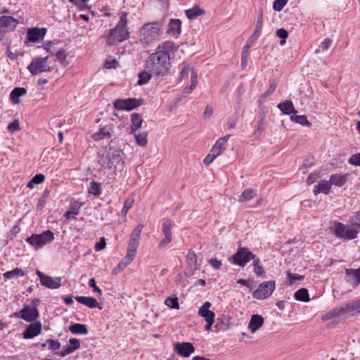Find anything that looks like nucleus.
Segmentation results:
<instances>
[{"label":"nucleus","mask_w":360,"mask_h":360,"mask_svg":"<svg viewBox=\"0 0 360 360\" xmlns=\"http://www.w3.org/2000/svg\"><path fill=\"white\" fill-rule=\"evenodd\" d=\"M174 44L167 41L161 43L155 53H151L146 61V68L158 77H164L169 68V52L174 49Z\"/></svg>","instance_id":"1"},{"label":"nucleus","mask_w":360,"mask_h":360,"mask_svg":"<svg viewBox=\"0 0 360 360\" xmlns=\"http://www.w3.org/2000/svg\"><path fill=\"white\" fill-rule=\"evenodd\" d=\"M127 13L122 12L116 27L109 32L106 36V44L108 46L117 44L129 38V32L127 28Z\"/></svg>","instance_id":"2"},{"label":"nucleus","mask_w":360,"mask_h":360,"mask_svg":"<svg viewBox=\"0 0 360 360\" xmlns=\"http://www.w3.org/2000/svg\"><path fill=\"white\" fill-rule=\"evenodd\" d=\"M123 153L120 150L109 148L102 153L98 162L108 169H114L115 171H121L123 167Z\"/></svg>","instance_id":"3"},{"label":"nucleus","mask_w":360,"mask_h":360,"mask_svg":"<svg viewBox=\"0 0 360 360\" xmlns=\"http://www.w3.org/2000/svg\"><path fill=\"white\" fill-rule=\"evenodd\" d=\"M161 24L155 22L145 24L140 30V41L148 46L158 39L161 32Z\"/></svg>","instance_id":"4"},{"label":"nucleus","mask_w":360,"mask_h":360,"mask_svg":"<svg viewBox=\"0 0 360 360\" xmlns=\"http://www.w3.org/2000/svg\"><path fill=\"white\" fill-rule=\"evenodd\" d=\"M27 70L32 75H37L44 72L51 70L49 57H34L27 66Z\"/></svg>","instance_id":"5"},{"label":"nucleus","mask_w":360,"mask_h":360,"mask_svg":"<svg viewBox=\"0 0 360 360\" xmlns=\"http://www.w3.org/2000/svg\"><path fill=\"white\" fill-rule=\"evenodd\" d=\"M53 239L54 233L51 230H46L40 234L33 233L26 238V241L37 249L51 243Z\"/></svg>","instance_id":"6"},{"label":"nucleus","mask_w":360,"mask_h":360,"mask_svg":"<svg viewBox=\"0 0 360 360\" xmlns=\"http://www.w3.org/2000/svg\"><path fill=\"white\" fill-rule=\"evenodd\" d=\"M335 235L342 240H352L357 237L359 231L355 228L345 225L340 222H335L334 224Z\"/></svg>","instance_id":"7"},{"label":"nucleus","mask_w":360,"mask_h":360,"mask_svg":"<svg viewBox=\"0 0 360 360\" xmlns=\"http://www.w3.org/2000/svg\"><path fill=\"white\" fill-rule=\"evenodd\" d=\"M275 288L276 283L274 281L263 282L252 292V297L258 300H264L272 294Z\"/></svg>","instance_id":"8"},{"label":"nucleus","mask_w":360,"mask_h":360,"mask_svg":"<svg viewBox=\"0 0 360 360\" xmlns=\"http://www.w3.org/2000/svg\"><path fill=\"white\" fill-rule=\"evenodd\" d=\"M252 258H254V254L247 248H239L232 256L233 263L241 267H244Z\"/></svg>","instance_id":"9"},{"label":"nucleus","mask_w":360,"mask_h":360,"mask_svg":"<svg viewBox=\"0 0 360 360\" xmlns=\"http://www.w3.org/2000/svg\"><path fill=\"white\" fill-rule=\"evenodd\" d=\"M186 258L187 267L184 274L186 277H191L194 274L196 270L200 269V265L198 262V257L196 254L191 249L188 251Z\"/></svg>","instance_id":"10"},{"label":"nucleus","mask_w":360,"mask_h":360,"mask_svg":"<svg viewBox=\"0 0 360 360\" xmlns=\"http://www.w3.org/2000/svg\"><path fill=\"white\" fill-rule=\"evenodd\" d=\"M142 103L141 99L136 98H127V99H117L114 101V107L119 110H132Z\"/></svg>","instance_id":"11"},{"label":"nucleus","mask_w":360,"mask_h":360,"mask_svg":"<svg viewBox=\"0 0 360 360\" xmlns=\"http://www.w3.org/2000/svg\"><path fill=\"white\" fill-rule=\"evenodd\" d=\"M19 314V317L27 322H32L39 317V311L36 306L25 305Z\"/></svg>","instance_id":"12"},{"label":"nucleus","mask_w":360,"mask_h":360,"mask_svg":"<svg viewBox=\"0 0 360 360\" xmlns=\"http://www.w3.org/2000/svg\"><path fill=\"white\" fill-rule=\"evenodd\" d=\"M174 350L181 356L188 357L195 352V347L191 342H177L174 345Z\"/></svg>","instance_id":"13"},{"label":"nucleus","mask_w":360,"mask_h":360,"mask_svg":"<svg viewBox=\"0 0 360 360\" xmlns=\"http://www.w3.org/2000/svg\"><path fill=\"white\" fill-rule=\"evenodd\" d=\"M346 281L351 283L354 288L360 284V267L357 269H347L345 270Z\"/></svg>","instance_id":"14"},{"label":"nucleus","mask_w":360,"mask_h":360,"mask_svg":"<svg viewBox=\"0 0 360 360\" xmlns=\"http://www.w3.org/2000/svg\"><path fill=\"white\" fill-rule=\"evenodd\" d=\"M46 33V28L39 29L37 27H33L29 29L27 32V39L30 42H37L39 39H43Z\"/></svg>","instance_id":"15"},{"label":"nucleus","mask_w":360,"mask_h":360,"mask_svg":"<svg viewBox=\"0 0 360 360\" xmlns=\"http://www.w3.org/2000/svg\"><path fill=\"white\" fill-rule=\"evenodd\" d=\"M41 331V324L40 322H34L30 323L23 333V338L25 339H31L39 334Z\"/></svg>","instance_id":"16"},{"label":"nucleus","mask_w":360,"mask_h":360,"mask_svg":"<svg viewBox=\"0 0 360 360\" xmlns=\"http://www.w3.org/2000/svg\"><path fill=\"white\" fill-rule=\"evenodd\" d=\"M212 304L210 302H205L198 310V315L203 317L205 321H214L215 314L210 311Z\"/></svg>","instance_id":"17"},{"label":"nucleus","mask_w":360,"mask_h":360,"mask_svg":"<svg viewBox=\"0 0 360 360\" xmlns=\"http://www.w3.org/2000/svg\"><path fill=\"white\" fill-rule=\"evenodd\" d=\"M18 22L12 16L2 15L0 17V28L6 29V31H13Z\"/></svg>","instance_id":"18"},{"label":"nucleus","mask_w":360,"mask_h":360,"mask_svg":"<svg viewBox=\"0 0 360 360\" xmlns=\"http://www.w3.org/2000/svg\"><path fill=\"white\" fill-rule=\"evenodd\" d=\"M330 189L331 184L330 181L321 180L317 185L314 186L313 193L316 195L321 193L327 195L330 192Z\"/></svg>","instance_id":"19"},{"label":"nucleus","mask_w":360,"mask_h":360,"mask_svg":"<svg viewBox=\"0 0 360 360\" xmlns=\"http://www.w3.org/2000/svg\"><path fill=\"white\" fill-rule=\"evenodd\" d=\"M61 277L46 276V277L41 281V284L50 289H58L61 285Z\"/></svg>","instance_id":"20"},{"label":"nucleus","mask_w":360,"mask_h":360,"mask_svg":"<svg viewBox=\"0 0 360 360\" xmlns=\"http://www.w3.org/2000/svg\"><path fill=\"white\" fill-rule=\"evenodd\" d=\"M264 318L259 314H253L248 323V328L252 333H255L264 324Z\"/></svg>","instance_id":"21"},{"label":"nucleus","mask_w":360,"mask_h":360,"mask_svg":"<svg viewBox=\"0 0 360 360\" xmlns=\"http://www.w3.org/2000/svg\"><path fill=\"white\" fill-rule=\"evenodd\" d=\"M181 32V21L179 19H171L168 24L167 33L169 34L179 35Z\"/></svg>","instance_id":"22"},{"label":"nucleus","mask_w":360,"mask_h":360,"mask_svg":"<svg viewBox=\"0 0 360 360\" xmlns=\"http://www.w3.org/2000/svg\"><path fill=\"white\" fill-rule=\"evenodd\" d=\"M277 107L283 114L285 115L297 114V112L290 100H285V101L278 103Z\"/></svg>","instance_id":"23"},{"label":"nucleus","mask_w":360,"mask_h":360,"mask_svg":"<svg viewBox=\"0 0 360 360\" xmlns=\"http://www.w3.org/2000/svg\"><path fill=\"white\" fill-rule=\"evenodd\" d=\"M75 298L78 302L91 309L96 308L98 305L97 300L91 297L76 296Z\"/></svg>","instance_id":"24"},{"label":"nucleus","mask_w":360,"mask_h":360,"mask_svg":"<svg viewBox=\"0 0 360 360\" xmlns=\"http://www.w3.org/2000/svg\"><path fill=\"white\" fill-rule=\"evenodd\" d=\"M262 24H263V13H262V11H260L257 15L255 29L252 34L250 36V41H256V40L258 39V37L259 36V33L262 28Z\"/></svg>","instance_id":"25"},{"label":"nucleus","mask_w":360,"mask_h":360,"mask_svg":"<svg viewBox=\"0 0 360 360\" xmlns=\"http://www.w3.org/2000/svg\"><path fill=\"white\" fill-rule=\"evenodd\" d=\"M131 134H134L142 125L143 119L138 113H133L131 115Z\"/></svg>","instance_id":"26"},{"label":"nucleus","mask_w":360,"mask_h":360,"mask_svg":"<svg viewBox=\"0 0 360 360\" xmlns=\"http://www.w3.org/2000/svg\"><path fill=\"white\" fill-rule=\"evenodd\" d=\"M329 181L331 185L333 184L338 187H342L347 181V175L340 174H332L330 176Z\"/></svg>","instance_id":"27"},{"label":"nucleus","mask_w":360,"mask_h":360,"mask_svg":"<svg viewBox=\"0 0 360 360\" xmlns=\"http://www.w3.org/2000/svg\"><path fill=\"white\" fill-rule=\"evenodd\" d=\"M70 331L75 335H86L88 329L86 325L82 323H74L70 326Z\"/></svg>","instance_id":"28"},{"label":"nucleus","mask_w":360,"mask_h":360,"mask_svg":"<svg viewBox=\"0 0 360 360\" xmlns=\"http://www.w3.org/2000/svg\"><path fill=\"white\" fill-rule=\"evenodd\" d=\"M138 247L139 244L129 241L125 260H129V262L134 260L137 252Z\"/></svg>","instance_id":"29"},{"label":"nucleus","mask_w":360,"mask_h":360,"mask_svg":"<svg viewBox=\"0 0 360 360\" xmlns=\"http://www.w3.org/2000/svg\"><path fill=\"white\" fill-rule=\"evenodd\" d=\"M83 202L77 201L72 204L70 209L66 211L65 213V218L67 219H70L72 217V216L77 215L79 213V210L81 207L83 206Z\"/></svg>","instance_id":"30"},{"label":"nucleus","mask_w":360,"mask_h":360,"mask_svg":"<svg viewBox=\"0 0 360 360\" xmlns=\"http://www.w3.org/2000/svg\"><path fill=\"white\" fill-rule=\"evenodd\" d=\"M185 14L189 20H193L200 15L205 14V11L195 6L185 11Z\"/></svg>","instance_id":"31"},{"label":"nucleus","mask_w":360,"mask_h":360,"mask_svg":"<svg viewBox=\"0 0 360 360\" xmlns=\"http://www.w3.org/2000/svg\"><path fill=\"white\" fill-rule=\"evenodd\" d=\"M112 129L110 127H104L100 129L99 131L94 134V139L95 141L101 140L103 139H109L111 136Z\"/></svg>","instance_id":"32"},{"label":"nucleus","mask_w":360,"mask_h":360,"mask_svg":"<svg viewBox=\"0 0 360 360\" xmlns=\"http://www.w3.org/2000/svg\"><path fill=\"white\" fill-rule=\"evenodd\" d=\"M143 226L141 224L137 225L131 231L129 236V242L135 243L139 245V240L141 238V233Z\"/></svg>","instance_id":"33"},{"label":"nucleus","mask_w":360,"mask_h":360,"mask_svg":"<svg viewBox=\"0 0 360 360\" xmlns=\"http://www.w3.org/2000/svg\"><path fill=\"white\" fill-rule=\"evenodd\" d=\"M27 92L26 89L23 87L14 88L10 94V98L13 103H18L19 98Z\"/></svg>","instance_id":"34"},{"label":"nucleus","mask_w":360,"mask_h":360,"mask_svg":"<svg viewBox=\"0 0 360 360\" xmlns=\"http://www.w3.org/2000/svg\"><path fill=\"white\" fill-rule=\"evenodd\" d=\"M295 298L296 300L301 302H309L310 300L308 290L306 288H300L295 293Z\"/></svg>","instance_id":"35"},{"label":"nucleus","mask_w":360,"mask_h":360,"mask_svg":"<svg viewBox=\"0 0 360 360\" xmlns=\"http://www.w3.org/2000/svg\"><path fill=\"white\" fill-rule=\"evenodd\" d=\"M290 120L292 122L300 124L302 126L311 127V124L308 121L306 115H291Z\"/></svg>","instance_id":"36"},{"label":"nucleus","mask_w":360,"mask_h":360,"mask_svg":"<svg viewBox=\"0 0 360 360\" xmlns=\"http://www.w3.org/2000/svg\"><path fill=\"white\" fill-rule=\"evenodd\" d=\"M257 195L256 191L253 189H245L240 196V202H248Z\"/></svg>","instance_id":"37"},{"label":"nucleus","mask_w":360,"mask_h":360,"mask_svg":"<svg viewBox=\"0 0 360 360\" xmlns=\"http://www.w3.org/2000/svg\"><path fill=\"white\" fill-rule=\"evenodd\" d=\"M345 315V314H349L351 316H353L356 312H358L357 309L356 308V304L353 301L345 303V304L342 305Z\"/></svg>","instance_id":"38"},{"label":"nucleus","mask_w":360,"mask_h":360,"mask_svg":"<svg viewBox=\"0 0 360 360\" xmlns=\"http://www.w3.org/2000/svg\"><path fill=\"white\" fill-rule=\"evenodd\" d=\"M152 74L150 72L142 71L139 74V80L138 84L141 86L146 84L152 77Z\"/></svg>","instance_id":"39"},{"label":"nucleus","mask_w":360,"mask_h":360,"mask_svg":"<svg viewBox=\"0 0 360 360\" xmlns=\"http://www.w3.org/2000/svg\"><path fill=\"white\" fill-rule=\"evenodd\" d=\"M136 143L140 146H146L148 143V133L142 132L140 134H134Z\"/></svg>","instance_id":"40"},{"label":"nucleus","mask_w":360,"mask_h":360,"mask_svg":"<svg viewBox=\"0 0 360 360\" xmlns=\"http://www.w3.org/2000/svg\"><path fill=\"white\" fill-rule=\"evenodd\" d=\"M22 276H24V272L21 269L19 268H15L4 274V277L5 279H11L15 277Z\"/></svg>","instance_id":"41"},{"label":"nucleus","mask_w":360,"mask_h":360,"mask_svg":"<svg viewBox=\"0 0 360 360\" xmlns=\"http://www.w3.org/2000/svg\"><path fill=\"white\" fill-rule=\"evenodd\" d=\"M194 75L198 77L197 72L192 66H184L181 70V77H188V75H191V80H192V78Z\"/></svg>","instance_id":"42"},{"label":"nucleus","mask_w":360,"mask_h":360,"mask_svg":"<svg viewBox=\"0 0 360 360\" xmlns=\"http://www.w3.org/2000/svg\"><path fill=\"white\" fill-rule=\"evenodd\" d=\"M172 223L169 219H165L162 223V232L164 236H172Z\"/></svg>","instance_id":"43"},{"label":"nucleus","mask_w":360,"mask_h":360,"mask_svg":"<svg viewBox=\"0 0 360 360\" xmlns=\"http://www.w3.org/2000/svg\"><path fill=\"white\" fill-rule=\"evenodd\" d=\"M89 193L94 196H98L101 193V185L98 182H91Z\"/></svg>","instance_id":"44"},{"label":"nucleus","mask_w":360,"mask_h":360,"mask_svg":"<svg viewBox=\"0 0 360 360\" xmlns=\"http://www.w3.org/2000/svg\"><path fill=\"white\" fill-rule=\"evenodd\" d=\"M165 304L172 308V309H179V300H178V298L176 297H167L165 301Z\"/></svg>","instance_id":"45"},{"label":"nucleus","mask_w":360,"mask_h":360,"mask_svg":"<svg viewBox=\"0 0 360 360\" xmlns=\"http://www.w3.org/2000/svg\"><path fill=\"white\" fill-rule=\"evenodd\" d=\"M351 226L356 230H360V211L356 212L349 219Z\"/></svg>","instance_id":"46"},{"label":"nucleus","mask_w":360,"mask_h":360,"mask_svg":"<svg viewBox=\"0 0 360 360\" xmlns=\"http://www.w3.org/2000/svg\"><path fill=\"white\" fill-rule=\"evenodd\" d=\"M230 136L231 135H226L224 137L219 139L214 146L219 148L222 151L224 150L226 148L225 146L228 140L229 139Z\"/></svg>","instance_id":"47"},{"label":"nucleus","mask_w":360,"mask_h":360,"mask_svg":"<svg viewBox=\"0 0 360 360\" xmlns=\"http://www.w3.org/2000/svg\"><path fill=\"white\" fill-rule=\"evenodd\" d=\"M132 262H129V260H125V258L120 262L116 267H115L112 271L113 274H116L118 272L122 271L125 267H127L129 264Z\"/></svg>","instance_id":"48"},{"label":"nucleus","mask_w":360,"mask_h":360,"mask_svg":"<svg viewBox=\"0 0 360 360\" xmlns=\"http://www.w3.org/2000/svg\"><path fill=\"white\" fill-rule=\"evenodd\" d=\"M332 40L329 38L325 39L321 44L319 49L315 51L316 53H319L320 52V49L322 51H326L332 45Z\"/></svg>","instance_id":"49"},{"label":"nucleus","mask_w":360,"mask_h":360,"mask_svg":"<svg viewBox=\"0 0 360 360\" xmlns=\"http://www.w3.org/2000/svg\"><path fill=\"white\" fill-rule=\"evenodd\" d=\"M276 36L281 39V44L283 45L285 44V40L288 37V32L283 28H280L276 30Z\"/></svg>","instance_id":"50"},{"label":"nucleus","mask_w":360,"mask_h":360,"mask_svg":"<svg viewBox=\"0 0 360 360\" xmlns=\"http://www.w3.org/2000/svg\"><path fill=\"white\" fill-rule=\"evenodd\" d=\"M56 56L57 60L60 62V63L62 65L66 66L68 64V63L66 60L67 54L64 51H61V50L58 51L56 53Z\"/></svg>","instance_id":"51"},{"label":"nucleus","mask_w":360,"mask_h":360,"mask_svg":"<svg viewBox=\"0 0 360 360\" xmlns=\"http://www.w3.org/2000/svg\"><path fill=\"white\" fill-rule=\"evenodd\" d=\"M198 83V77L193 75L192 80H191V85L185 87L184 91L185 94H191L193 90L196 87Z\"/></svg>","instance_id":"52"},{"label":"nucleus","mask_w":360,"mask_h":360,"mask_svg":"<svg viewBox=\"0 0 360 360\" xmlns=\"http://www.w3.org/2000/svg\"><path fill=\"white\" fill-rule=\"evenodd\" d=\"M288 0H275L273 3V8L276 11H281L287 4Z\"/></svg>","instance_id":"53"},{"label":"nucleus","mask_w":360,"mask_h":360,"mask_svg":"<svg viewBox=\"0 0 360 360\" xmlns=\"http://www.w3.org/2000/svg\"><path fill=\"white\" fill-rule=\"evenodd\" d=\"M287 276L290 284H293L297 281H302L304 279L303 276L297 274H292L289 271L288 272Z\"/></svg>","instance_id":"54"},{"label":"nucleus","mask_w":360,"mask_h":360,"mask_svg":"<svg viewBox=\"0 0 360 360\" xmlns=\"http://www.w3.org/2000/svg\"><path fill=\"white\" fill-rule=\"evenodd\" d=\"M7 129L11 133L20 130L19 121L18 120H13L12 122L8 124Z\"/></svg>","instance_id":"55"},{"label":"nucleus","mask_w":360,"mask_h":360,"mask_svg":"<svg viewBox=\"0 0 360 360\" xmlns=\"http://www.w3.org/2000/svg\"><path fill=\"white\" fill-rule=\"evenodd\" d=\"M264 129V115H262L257 122V129L255 131L256 134H260Z\"/></svg>","instance_id":"56"},{"label":"nucleus","mask_w":360,"mask_h":360,"mask_svg":"<svg viewBox=\"0 0 360 360\" xmlns=\"http://www.w3.org/2000/svg\"><path fill=\"white\" fill-rule=\"evenodd\" d=\"M47 343H49V349L53 351L60 347V343L58 340L49 339L47 340Z\"/></svg>","instance_id":"57"},{"label":"nucleus","mask_w":360,"mask_h":360,"mask_svg":"<svg viewBox=\"0 0 360 360\" xmlns=\"http://www.w3.org/2000/svg\"><path fill=\"white\" fill-rule=\"evenodd\" d=\"M349 162L355 166H360V153L352 155L349 159Z\"/></svg>","instance_id":"58"},{"label":"nucleus","mask_w":360,"mask_h":360,"mask_svg":"<svg viewBox=\"0 0 360 360\" xmlns=\"http://www.w3.org/2000/svg\"><path fill=\"white\" fill-rule=\"evenodd\" d=\"M75 350L70 345H67L63 347V350L60 352H57V354L60 356H65L66 355L74 352Z\"/></svg>","instance_id":"59"},{"label":"nucleus","mask_w":360,"mask_h":360,"mask_svg":"<svg viewBox=\"0 0 360 360\" xmlns=\"http://www.w3.org/2000/svg\"><path fill=\"white\" fill-rule=\"evenodd\" d=\"M132 205H133V200L127 199L124 203L123 208L121 211L122 214L123 215H126L127 214L129 210L131 207Z\"/></svg>","instance_id":"60"},{"label":"nucleus","mask_w":360,"mask_h":360,"mask_svg":"<svg viewBox=\"0 0 360 360\" xmlns=\"http://www.w3.org/2000/svg\"><path fill=\"white\" fill-rule=\"evenodd\" d=\"M209 263L214 269H219L222 265L221 262L217 258H211L209 259Z\"/></svg>","instance_id":"61"},{"label":"nucleus","mask_w":360,"mask_h":360,"mask_svg":"<svg viewBox=\"0 0 360 360\" xmlns=\"http://www.w3.org/2000/svg\"><path fill=\"white\" fill-rule=\"evenodd\" d=\"M277 84L276 82H271L267 89V91L263 94L264 97H267L271 96L276 89Z\"/></svg>","instance_id":"62"},{"label":"nucleus","mask_w":360,"mask_h":360,"mask_svg":"<svg viewBox=\"0 0 360 360\" xmlns=\"http://www.w3.org/2000/svg\"><path fill=\"white\" fill-rule=\"evenodd\" d=\"M105 238L104 237H101L100 238V240L99 242L96 243V245H95V250L96 251H101L103 249L105 248Z\"/></svg>","instance_id":"63"},{"label":"nucleus","mask_w":360,"mask_h":360,"mask_svg":"<svg viewBox=\"0 0 360 360\" xmlns=\"http://www.w3.org/2000/svg\"><path fill=\"white\" fill-rule=\"evenodd\" d=\"M89 285L91 288H93L94 292H97L100 295L102 294L101 290L97 287L96 281L94 278L89 280Z\"/></svg>","instance_id":"64"}]
</instances>
